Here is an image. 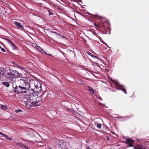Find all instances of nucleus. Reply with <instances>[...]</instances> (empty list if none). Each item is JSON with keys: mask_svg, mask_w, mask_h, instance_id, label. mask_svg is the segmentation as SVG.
Here are the masks:
<instances>
[{"mask_svg": "<svg viewBox=\"0 0 149 149\" xmlns=\"http://www.w3.org/2000/svg\"><path fill=\"white\" fill-rule=\"evenodd\" d=\"M18 81L20 85L14 87L13 86L14 91L17 93H26V91L30 87V79L27 78L22 77Z\"/></svg>", "mask_w": 149, "mask_h": 149, "instance_id": "1", "label": "nucleus"}, {"mask_svg": "<svg viewBox=\"0 0 149 149\" xmlns=\"http://www.w3.org/2000/svg\"><path fill=\"white\" fill-rule=\"evenodd\" d=\"M7 74L8 77L11 78L16 77L20 78L22 76V74L19 73L17 71L11 69L9 70V72H7Z\"/></svg>", "mask_w": 149, "mask_h": 149, "instance_id": "2", "label": "nucleus"}, {"mask_svg": "<svg viewBox=\"0 0 149 149\" xmlns=\"http://www.w3.org/2000/svg\"><path fill=\"white\" fill-rule=\"evenodd\" d=\"M36 94L35 93H29L28 95H26L24 98L29 101L33 100L36 98Z\"/></svg>", "mask_w": 149, "mask_h": 149, "instance_id": "3", "label": "nucleus"}, {"mask_svg": "<svg viewBox=\"0 0 149 149\" xmlns=\"http://www.w3.org/2000/svg\"><path fill=\"white\" fill-rule=\"evenodd\" d=\"M24 104L25 106L28 108H30L32 107L37 106L33 102H31L30 101L28 100L25 101Z\"/></svg>", "mask_w": 149, "mask_h": 149, "instance_id": "4", "label": "nucleus"}, {"mask_svg": "<svg viewBox=\"0 0 149 149\" xmlns=\"http://www.w3.org/2000/svg\"><path fill=\"white\" fill-rule=\"evenodd\" d=\"M33 81L34 82V86H35V88L36 89L41 90L42 88L40 82L35 80H33Z\"/></svg>", "mask_w": 149, "mask_h": 149, "instance_id": "5", "label": "nucleus"}, {"mask_svg": "<svg viewBox=\"0 0 149 149\" xmlns=\"http://www.w3.org/2000/svg\"><path fill=\"white\" fill-rule=\"evenodd\" d=\"M6 40L13 50H15L17 48L15 45L9 39H6Z\"/></svg>", "mask_w": 149, "mask_h": 149, "instance_id": "6", "label": "nucleus"}, {"mask_svg": "<svg viewBox=\"0 0 149 149\" xmlns=\"http://www.w3.org/2000/svg\"><path fill=\"white\" fill-rule=\"evenodd\" d=\"M13 24H15L18 28L22 30H24V28L23 27L22 25L20 22L15 21L14 22Z\"/></svg>", "mask_w": 149, "mask_h": 149, "instance_id": "7", "label": "nucleus"}, {"mask_svg": "<svg viewBox=\"0 0 149 149\" xmlns=\"http://www.w3.org/2000/svg\"><path fill=\"white\" fill-rule=\"evenodd\" d=\"M118 85L119 86H120L121 87L120 88L119 87V88H116V89L120 90H122L123 91L125 94H126V90L122 87V86H121L120 85L118 84V83H116L115 84V86H116V85Z\"/></svg>", "mask_w": 149, "mask_h": 149, "instance_id": "8", "label": "nucleus"}, {"mask_svg": "<svg viewBox=\"0 0 149 149\" xmlns=\"http://www.w3.org/2000/svg\"><path fill=\"white\" fill-rule=\"evenodd\" d=\"M134 149H146L145 148L142 146L141 145H138L134 148Z\"/></svg>", "mask_w": 149, "mask_h": 149, "instance_id": "9", "label": "nucleus"}, {"mask_svg": "<svg viewBox=\"0 0 149 149\" xmlns=\"http://www.w3.org/2000/svg\"><path fill=\"white\" fill-rule=\"evenodd\" d=\"M4 69L3 68L0 67V77L4 74Z\"/></svg>", "mask_w": 149, "mask_h": 149, "instance_id": "10", "label": "nucleus"}, {"mask_svg": "<svg viewBox=\"0 0 149 149\" xmlns=\"http://www.w3.org/2000/svg\"><path fill=\"white\" fill-rule=\"evenodd\" d=\"M126 141L129 143H132L134 142L133 140L131 139H126Z\"/></svg>", "mask_w": 149, "mask_h": 149, "instance_id": "11", "label": "nucleus"}, {"mask_svg": "<svg viewBox=\"0 0 149 149\" xmlns=\"http://www.w3.org/2000/svg\"><path fill=\"white\" fill-rule=\"evenodd\" d=\"M3 136V137H5L8 140H9V141H11L12 140L7 135L5 134H3V135H2Z\"/></svg>", "mask_w": 149, "mask_h": 149, "instance_id": "12", "label": "nucleus"}, {"mask_svg": "<svg viewBox=\"0 0 149 149\" xmlns=\"http://www.w3.org/2000/svg\"><path fill=\"white\" fill-rule=\"evenodd\" d=\"M65 145V143H63L61 144L60 146L62 149H66V147L64 146Z\"/></svg>", "mask_w": 149, "mask_h": 149, "instance_id": "13", "label": "nucleus"}, {"mask_svg": "<svg viewBox=\"0 0 149 149\" xmlns=\"http://www.w3.org/2000/svg\"><path fill=\"white\" fill-rule=\"evenodd\" d=\"M2 84L7 87H8L10 85L9 83L8 82H3Z\"/></svg>", "mask_w": 149, "mask_h": 149, "instance_id": "14", "label": "nucleus"}, {"mask_svg": "<svg viewBox=\"0 0 149 149\" xmlns=\"http://www.w3.org/2000/svg\"><path fill=\"white\" fill-rule=\"evenodd\" d=\"M1 109L3 110H6L7 109V107L3 104H2L1 106Z\"/></svg>", "mask_w": 149, "mask_h": 149, "instance_id": "15", "label": "nucleus"}, {"mask_svg": "<svg viewBox=\"0 0 149 149\" xmlns=\"http://www.w3.org/2000/svg\"><path fill=\"white\" fill-rule=\"evenodd\" d=\"M88 88H89V90L91 93H94V90L90 86H88Z\"/></svg>", "mask_w": 149, "mask_h": 149, "instance_id": "16", "label": "nucleus"}, {"mask_svg": "<svg viewBox=\"0 0 149 149\" xmlns=\"http://www.w3.org/2000/svg\"><path fill=\"white\" fill-rule=\"evenodd\" d=\"M39 52H41V53H44L45 54H47L46 52L42 49L41 48L40 49V50L39 51Z\"/></svg>", "mask_w": 149, "mask_h": 149, "instance_id": "17", "label": "nucleus"}, {"mask_svg": "<svg viewBox=\"0 0 149 149\" xmlns=\"http://www.w3.org/2000/svg\"><path fill=\"white\" fill-rule=\"evenodd\" d=\"M36 49L38 50L39 51L40 50V49L41 48L39 46L37 45H36Z\"/></svg>", "mask_w": 149, "mask_h": 149, "instance_id": "18", "label": "nucleus"}, {"mask_svg": "<svg viewBox=\"0 0 149 149\" xmlns=\"http://www.w3.org/2000/svg\"><path fill=\"white\" fill-rule=\"evenodd\" d=\"M96 126L99 129H100L102 127L101 125L100 124H97Z\"/></svg>", "mask_w": 149, "mask_h": 149, "instance_id": "19", "label": "nucleus"}, {"mask_svg": "<svg viewBox=\"0 0 149 149\" xmlns=\"http://www.w3.org/2000/svg\"><path fill=\"white\" fill-rule=\"evenodd\" d=\"M17 65V67L18 68H19V69H22V70H24V68L22 67L21 66H20L18 65Z\"/></svg>", "mask_w": 149, "mask_h": 149, "instance_id": "20", "label": "nucleus"}, {"mask_svg": "<svg viewBox=\"0 0 149 149\" xmlns=\"http://www.w3.org/2000/svg\"><path fill=\"white\" fill-rule=\"evenodd\" d=\"M88 54H89L90 55H91V56L94 57V58H96V56L93 55V54L91 53L90 52H88Z\"/></svg>", "mask_w": 149, "mask_h": 149, "instance_id": "21", "label": "nucleus"}, {"mask_svg": "<svg viewBox=\"0 0 149 149\" xmlns=\"http://www.w3.org/2000/svg\"><path fill=\"white\" fill-rule=\"evenodd\" d=\"M51 32L52 33H55L56 34V35H58L61 37H62V36L61 35H60L59 34H58L56 32H55L54 31H52Z\"/></svg>", "mask_w": 149, "mask_h": 149, "instance_id": "22", "label": "nucleus"}, {"mask_svg": "<svg viewBox=\"0 0 149 149\" xmlns=\"http://www.w3.org/2000/svg\"><path fill=\"white\" fill-rule=\"evenodd\" d=\"M19 111L22 112V111L20 109H19V110H15V112L16 113H17L19 112Z\"/></svg>", "mask_w": 149, "mask_h": 149, "instance_id": "23", "label": "nucleus"}, {"mask_svg": "<svg viewBox=\"0 0 149 149\" xmlns=\"http://www.w3.org/2000/svg\"><path fill=\"white\" fill-rule=\"evenodd\" d=\"M1 51L3 52H5L6 51L5 50V49L3 48H1Z\"/></svg>", "mask_w": 149, "mask_h": 149, "instance_id": "24", "label": "nucleus"}, {"mask_svg": "<svg viewBox=\"0 0 149 149\" xmlns=\"http://www.w3.org/2000/svg\"><path fill=\"white\" fill-rule=\"evenodd\" d=\"M48 11L49 12V15H53V13H51L50 11L49 10H48Z\"/></svg>", "mask_w": 149, "mask_h": 149, "instance_id": "25", "label": "nucleus"}, {"mask_svg": "<svg viewBox=\"0 0 149 149\" xmlns=\"http://www.w3.org/2000/svg\"><path fill=\"white\" fill-rule=\"evenodd\" d=\"M128 146L129 147H132L133 146V145L131 144H128Z\"/></svg>", "mask_w": 149, "mask_h": 149, "instance_id": "26", "label": "nucleus"}, {"mask_svg": "<svg viewBox=\"0 0 149 149\" xmlns=\"http://www.w3.org/2000/svg\"><path fill=\"white\" fill-rule=\"evenodd\" d=\"M99 104L100 105H104V104H102L101 103H99Z\"/></svg>", "mask_w": 149, "mask_h": 149, "instance_id": "27", "label": "nucleus"}, {"mask_svg": "<svg viewBox=\"0 0 149 149\" xmlns=\"http://www.w3.org/2000/svg\"><path fill=\"white\" fill-rule=\"evenodd\" d=\"M3 134V133H2L1 132H0V135H2Z\"/></svg>", "mask_w": 149, "mask_h": 149, "instance_id": "28", "label": "nucleus"}, {"mask_svg": "<svg viewBox=\"0 0 149 149\" xmlns=\"http://www.w3.org/2000/svg\"><path fill=\"white\" fill-rule=\"evenodd\" d=\"M98 98L99 99H100V100H102V98H101V97H99V98Z\"/></svg>", "mask_w": 149, "mask_h": 149, "instance_id": "29", "label": "nucleus"}, {"mask_svg": "<svg viewBox=\"0 0 149 149\" xmlns=\"http://www.w3.org/2000/svg\"><path fill=\"white\" fill-rule=\"evenodd\" d=\"M87 149H90L89 147H88L87 148Z\"/></svg>", "mask_w": 149, "mask_h": 149, "instance_id": "30", "label": "nucleus"}, {"mask_svg": "<svg viewBox=\"0 0 149 149\" xmlns=\"http://www.w3.org/2000/svg\"><path fill=\"white\" fill-rule=\"evenodd\" d=\"M104 44H105L106 46L107 45L106 43L104 42Z\"/></svg>", "mask_w": 149, "mask_h": 149, "instance_id": "31", "label": "nucleus"}, {"mask_svg": "<svg viewBox=\"0 0 149 149\" xmlns=\"http://www.w3.org/2000/svg\"><path fill=\"white\" fill-rule=\"evenodd\" d=\"M104 44H105L106 46L107 45L106 43L104 42Z\"/></svg>", "mask_w": 149, "mask_h": 149, "instance_id": "32", "label": "nucleus"}, {"mask_svg": "<svg viewBox=\"0 0 149 149\" xmlns=\"http://www.w3.org/2000/svg\"><path fill=\"white\" fill-rule=\"evenodd\" d=\"M104 44H105L106 46L107 45L106 43L104 42Z\"/></svg>", "mask_w": 149, "mask_h": 149, "instance_id": "33", "label": "nucleus"}, {"mask_svg": "<svg viewBox=\"0 0 149 149\" xmlns=\"http://www.w3.org/2000/svg\"><path fill=\"white\" fill-rule=\"evenodd\" d=\"M104 44H105L106 46L107 45L106 43L104 42Z\"/></svg>", "mask_w": 149, "mask_h": 149, "instance_id": "34", "label": "nucleus"}, {"mask_svg": "<svg viewBox=\"0 0 149 149\" xmlns=\"http://www.w3.org/2000/svg\"><path fill=\"white\" fill-rule=\"evenodd\" d=\"M104 44H105L106 46L107 45L106 43L104 42Z\"/></svg>", "mask_w": 149, "mask_h": 149, "instance_id": "35", "label": "nucleus"}, {"mask_svg": "<svg viewBox=\"0 0 149 149\" xmlns=\"http://www.w3.org/2000/svg\"><path fill=\"white\" fill-rule=\"evenodd\" d=\"M48 148H49V149H53L52 148H48Z\"/></svg>", "mask_w": 149, "mask_h": 149, "instance_id": "36", "label": "nucleus"}, {"mask_svg": "<svg viewBox=\"0 0 149 149\" xmlns=\"http://www.w3.org/2000/svg\"><path fill=\"white\" fill-rule=\"evenodd\" d=\"M109 139V137L108 138H107V139H108V140Z\"/></svg>", "mask_w": 149, "mask_h": 149, "instance_id": "37", "label": "nucleus"}, {"mask_svg": "<svg viewBox=\"0 0 149 149\" xmlns=\"http://www.w3.org/2000/svg\"><path fill=\"white\" fill-rule=\"evenodd\" d=\"M48 55H49V56H51V55L50 54H48Z\"/></svg>", "mask_w": 149, "mask_h": 149, "instance_id": "38", "label": "nucleus"}, {"mask_svg": "<svg viewBox=\"0 0 149 149\" xmlns=\"http://www.w3.org/2000/svg\"><path fill=\"white\" fill-rule=\"evenodd\" d=\"M1 46L0 45V49H1Z\"/></svg>", "mask_w": 149, "mask_h": 149, "instance_id": "39", "label": "nucleus"}, {"mask_svg": "<svg viewBox=\"0 0 149 149\" xmlns=\"http://www.w3.org/2000/svg\"><path fill=\"white\" fill-rule=\"evenodd\" d=\"M107 46L108 47H109V46H108V45H107Z\"/></svg>", "mask_w": 149, "mask_h": 149, "instance_id": "40", "label": "nucleus"}, {"mask_svg": "<svg viewBox=\"0 0 149 149\" xmlns=\"http://www.w3.org/2000/svg\"><path fill=\"white\" fill-rule=\"evenodd\" d=\"M94 25H95V23H94Z\"/></svg>", "mask_w": 149, "mask_h": 149, "instance_id": "41", "label": "nucleus"}]
</instances>
